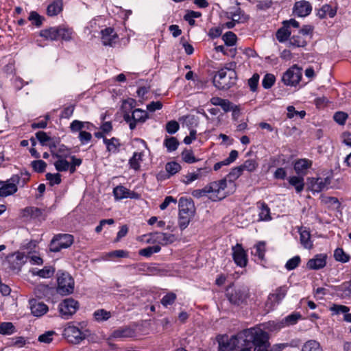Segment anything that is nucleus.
I'll list each match as a JSON object with an SVG mask.
<instances>
[{
  "instance_id": "obj_58",
  "label": "nucleus",
  "mask_w": 351,
  "mask_h": 351,
  "mask_svg": "<svg viewBox=\"0 0 351 351\" xmlns=\"http://www.w3.org/2000/svg\"><path fill=\"white\" fill-rule=\"evenodd\" d=\"M36 138L39 143L43 145H47L48 143L51 141V138L43 131H39L36 133Z\"/></svg>"
},
{
  "instance_id": "obj_51",
  "label": "nucleus",
  "mask_w": 351,
  "mask_h": 351,
  "mask_svg": "<svg viewBox=\"0 0 351 351\" xmlns=\"http://www.w3.org/2000/svg\"><path fill=\"white\" fill-rule=\"evenodd\" d=\"M70 155L69 149L64 145H61L56 153H53V156L58 158H66Z\"/></svg>"
},
{
  "instance_id": "obj_53",
  "label": "nucleus",
  "mask_w": 351,
  "mask_h": 351,
  "mask_svg": "<svg viewBox=\"0 0 351 351\" xmlns=\"http://www.w3.org/2000/svg\"><path fill=\"white\" fill-rule=\"evenodd\" d=\"M132 335V330L129 328H121L114 330L112 333L114 338H126Z\"/></svg>"
},
{
  "instance_id": "obj_52",
  "label": "nucleus",
  "mask_w": 351,
  "mask_h": 351,
  "mask_svg": "<svg viewBox=\"0 0 351 351\" xmlns=\"http://www.w3.org/2000/svg\"><path fill=\"white\" fill-rule=\"evenodd\" d=\"M113 193L116 199H121L128 196V191L123 186H118L114 189Z\"/></svg>"
},
{
  "instance_id": "obj_36",
  "label": "nucleus",
  "mask_w": 351,
  "mask_h": 351,
  "mask_svg": "<svg viewBox=\"0 0 351 351\" xmlns=\"http://www.w3.org/2000/svg\"><path fill=\"white\" fill-rule=\"evenodd\" d=\"M93 317L97 322H104L111 317V313L105 309H98L94 312Z\"/></svg>"
},
{
  "instance_id": "obj_19",
  "label": "nucleus",
  "mask_w": 351,
  "mask_h": 351,
  "mask_svg": "<svg viewBox=\"0 0 351 351\" xmlns=\"http://www.w3.org/2000/svg\"><path fill=\"white\" fill-rule=\"evenodd\" d=\"M151 239L160 245H165L172 243L174 241L175 237L173 234L164 232H153L150 234Z\"/></svg>"
},
{
  "instance_id": "obj_21",
  "label": "nucleus",
  "mask_w": 351,
  "mask_h": 351,
  "mask_svg": "<svg viewBox=\"0 0 351 351\" xmlns=\"http://www.w3.org/2000/svg\"><path fill=\"white\" fill-rule=\"evenodd\" d=\"M101 33L103 45L105 46H112L117 38V34L114 33V29L111 27H108L101 30Z\"/></svg>"
},
{
  "instance_id": "obj_63",
  "label": "nucleus",
  "mask_w": 351,
  "mask_h": 351,
  "mask_svg": "<svg viewBox=\"0 0 351 351\" xmlns=\"http://www.w3.org/2000/svg\"><path fill=\"white\" fill-rule=\"evenodd\" d=\"M55 335V332L53 330H49L45 332L44 334L40 335L38 337V341L40 342L49 343L53 340V336Z\"/></svg>"
},
{
  "instance_id": "obj_50",
  "label": "nucleus",
  "mask_w": 351,
  "mask_h": 351,
  "mask_svg": "<svg viewBox=\"0 0 351 351\" xmlns=\"http://www.w3.org/2000/svg\"><path fill=\"white\" fill-rule=\"evenodd\" d=\"M258 167V164L254 160H247L245 161L243 164L240 165V167L242 169V171H247L249 172L254 171L256 167Z\"/></svg>"
},
{
  "instance_id": "obj_4",
  "label": "nucleus",
  "mask_w": 351,
  "mask_h": 351,
  "mask_svg": "<svg viewBox=\"0 0 351 351\" xmlns=\"http://www.w3.org/2000/svg\"><path fill=\"white\" fill-rule=\"evenodd\" d=\"M148 119V113L146 110L136 108L132 112V115L127 110H124L123 119L129 123L130 130L136 128L137 123H143Z\"/></svg>"
},
{
  "instance_id": "obj_34",
  "label": "nucleus",
  "mask_w": 351,
  "mask_h": 351,
  "mask_svg": "<svg viewBox=\"0 0 351 351\" xmlns=\"http://www.w3.org/2000/svg\"><path fill=\"white\" fill-rule=\"evenodd\" d=\"M179 141L176 137L167 136L164 141V145L168 152H171L176 150L179 145Z\"/></svg>"
},
{
  "instance_id": "obj_39",
  "label": "nucleus",
  "mask_w": 351,
  "mask_h": 351,
  "mask_svg": "<svg viewBox=\"0 0 351 351\" xmlns=\"http://www.w3.org/2000/svg\"><path fill=\"white\" fill-rule=\"evenodd\" d=\"M291 35V32L289 30V25L280 28L276 32V38L280 43L287 40Z\"/></svg>"
},
{
  "instance_id": "obj_3",
  "label": "nucleus",
  "mask_w": 351,
  "mask_h": 351,
  "mask_svg": "<svg viewBox=\"0 0 351 351\" xmlns=\"http://www.w3.org/2000/svg\"><path fill=\"white\" fill-rule=\"evenodd\" d=\"M62 335L69 342L79 344L90 335V332L88 330H82L69 323L64 328Z\"/></svg>"
},
{
  "instance_id": "obj_33",
  "label": "nucleus",
  "mask_w": 351,
  "mask_h": 351,
  "mask_svg": "<svg viewBox=\"0 0 351 351\" xmlns=\"http://www.w3.org/2000/svg\"><path fill=\"white\" fill-rule=\"evenodd\" d=\"M43 211L36 207H27L23 210V217H31L32 218H40L43 216Z\"/></svg>"
},
{
  "instance_id": "obj_26",
  "label": "nucleus",
  "mask_w": 351,
  "mask_h": 351,
  "mask_svg": "<svg viewBox=\"0 0 351 351\" xmlns=\"http://www.w3.org/2000/svg\"><path fill=\"white\" fill-rule=\"evenodd\" d=\"M59 27H50L40 31V36L51 40H58Z\"/></svg>"
},
{
  "instance_id": "obj_48",
  "label": "nucleus",
  "mask_w": 351,
  "mask_h": 351,
  "mask_svg": "<svg viewBox=\"0 0 351 351\" xmlns=\"http://www.w3.org/2000/svg\"><path fill=\"white\" fill-rule=\"evenodd\" d=\"M182 160L189 164L194 163L197 160L193 156V152L191 150L185 149L181 154Z\"/></svg>"
},
{
  "instance_id": "obj_35",
  "label": "nucleus",
  "mask_w": 351,
  "mask_h": 351,
  "mask_svg": "<svg viewBox=\"0 0 351 351\" xmlns=\"http://www.w3.org/2000/svg\"><path fill=\"white\" fill-rule=\"evenodd\" d=\"M258 204H260L259 208L261 209L259 213L260 219L263 221L270 220L271 219L270 216V209L267 204L265 202H258Z\"/></svg>"
},
{
  "instance_id": "obj_13",
  "label": "nucleus",
  "mask_w": 351,
  "mask_h": 351,
  "mask_svg": "<svg viewBox=\"0 0 351 351\" xmlns=\"http://www.w3.org/2000/svg\"><path fill=\"white\" fill-rule=\"evenodd\" d=\"M38 267L32 268L29 272L34 276H38L42 278H49L55 273V268L51 265H37Z\"/></svg>"
},
{
  "instance_id": "obj_54",
  "label": "nucleus",
  "mask_w": 351,
  "mask_h": 351,
  "mask_svg": "<svg viewBox=\"0 0 351 351\" xmlns=\"http://www.w3.org/2000/svg\"><path fill=\"white\" fill-rule=\"evenodd\" d=\"M275 80L276 78L273 74L267 73L263 80L262 85L265 89H269L274 85Z\"/></svg>"
},
{
  "instance_id": "obj_24",
  "label": "nucleus",
  "mask_w": 351,
  "mask_h": 351,
  "mask_svg": "<svg viewBox=\"0 0 351 351\" xmlns=\"http://www.w3.org/2000/svg\"><path fill=\"white\" fill-rule=\"evenodd\" d=\"M311 165V162L306 159H300L295 162L294 170L298 175L305 174V171L308 169Z\"/></svg>"
},
{
  "instance_id": "obj_45",
  "label": "nucleus",
  "mask_w": 351,
  "mask_h": 351,
  "mask_svg": "<svg viewBox=\"0 0 351 351\" xmlns=\"http://www.w3.org/2000/svg\"><path fill=\"white\" fill-rule=\"evenodd\" d=\"M161 247L160 245H153L149 246L145 248H143L139 251V254L143 256L149 257L154 253L158 252L160 250Z\"/></svg>"
},
{
  "instance_id": "obj_17",
  "label": "nucleus",
  "mask_w": 351,
  "mask_h": 351,
  "mask_svg": "<svg viewBox=\"0 0 351 351\" xmlns=\"http://www.w3.org/2000/svg\"><path fill=\"white\" fill-rule=\"evenodd\" d=\"M331 179L329 177L324 178H317L311 179V189L313 192L319 193L322 191L328 189L330 184Z\"/></svg>"
},
{
  "instance_id": "obj_59",
  "label": "nucleus",
  "mask_w": 351,
  "mask_h": 351,
  "mask_svg": "<svg viewBox=\"0 0 351 351\" xmlns=\"http://www.w3.org/2000/svg\"><path fill=\"white\" fill-rule=\"evenodd\" d=\"M32 167L35 171L43 173L45 171L47 163L42 160H34L32 162Z\"/></svg>"
},
{
  "instance_id": "obj_55",
  "label": "nucleus",
  "mask_w": 351,
  "mask_h": 351,
  "mask_svg": "<svg viewBox=\"0 0 351 351\" xmlns=\"http://www.w3.org/2000/svg\"><path fill=\"white\" fill-rule=\"evenodd\" d=\"M54 165L56 170L58 171H66L69 170V162L64 158H59L54 163Z\"/></svg>"
},
{
  "instance_id": "obj_41",
  "label": "nucleus",
  "mask_w": 351,
  "mask_h": 351,
  "mask_svg": "<svg viewBox=\"0 0 351 351\" xmlns=\"http://www.w3.org/2000/svg\"><path fill=\"white\" fill-rule=\"evenodd\" d=\"M128 256H129L128 252L123 250H114V251H112L110 252L106 253L104 255H103L102 260L107 261L108 258H111V257L120 258V257H128Z\"/></svg>"
},
{
  "instance_id": "obj_16",
  "label": "nucleus",
  "mask_w": 351,
  "mask_h": 351,
  "mask_svg": "<svg viewBox=\"0 0 351 351\" xmlns=\"http://www.w3.org/2000/svg\"><path fill=\"white\" fill-rule=\"evenodd\" d=\"M247 296L248 293L245 289H234L231 293H228L230 302L237 305L243 304L246 300Z\"/></svg>"
},
{
  "instance_id": "obj_40",
  "label": "nucleus",
  "mask_w": 351,
  "mask_h": 351,
  "mask_svg": "<svg viewBox=\"0 0 351 351\" xmlns=\"http://www.w3.org/2000/svg\"><path fill=\"white\" fill-rule=\"evenodd\" d=\"M208 193L210 195L213 194V191L210 183L202 189H195L193 191L192 195L196 198H200Z\"/></svg>"
},
{
  "instance_id": "obj_37",
  "label": "nucleus",
  "mask_w": 351,
  "mask_h": 351,
  "mask_svg": "<svg viewBox=\"0 0 351 351\" xmlns=\"http://www.w3.org/2000/svg\"><path fill=\"white\" fill-rule=\"evenodd\" d=\"M300 234L302 245L306 248H311L313 245L311 241L310 232L306 230H300Z\"/></svg>"
},
{
  "instance_id": "obj_5",
  "label": "nucleus",
  "mask_w": 351,
  "mask_h": 351,
  "mask_svg": "<svg viewBox=\"0 0 351 351\" xmlns=\"http://www.w3.org/2000/svg\"><path fill=\"white\" fill-rule=\"evenodd\" d=\"M73 243V237L71 234H63L56 235L49 245V250L58 252L62 249L68 248Z\"/></svg>"
},
{
  "instance_id": "obj_22",
  "label": "nucleus",
  "mask_w": 351,
  "mask_h": 351,
  "mask_svg": "<svg viewBox=\"0 0 351 351\" xmlns=\"http://www.w3.org/2000/svg\"><path fill=\"white\" fill-rule=\"evenodd\" d=\"M266 250V243L265 241H258L251 249L252 256H257L258 261H264L265 253Z\"/></svg>"
},
{
  "instance_id": "obj_15",
  "label": "nucleus",
  "mask_w": 351,
  "mask_h": 351,
  "mask_svg": "<svg viewBox=\"0 0 351 351\" xmlns=\"http://www.w3.org/2000/svg\"><path fill=\"white\" fill-rule=\"evenodd\" d=\"M29 302L31 313L35 317H41L46 314L49 311L47 305L43 302H40L36 299H32Z\"/></svg>"
},
{
  "instance_id": "obj_30",
  "label": "nucleus",
  "mask_w": 351,
  "mask_h": 351,
  "mask_svg": "<svg viewBox=\"0 0 351 351\" xmlns=\"http://www.w3.org/2000/svg\"><path fill=\"white\" fill-rule=\"evenodd\" d=\"M336 10L333 9L331 5L325 4L318 10L317 14L320 19H324L326 16L332 18L336 15Z\"/></svg>"
},
{
  "instance_id": "obj_56",
  "label": "nucleus",
  "mask_w": 351,
  "mask_h": 351,
  "mask_svg": "<svg viewBox=\"0 0 351 351\" xmlns=\"http://www.w3.org/2000/svg\"><path fill=\"white\" fill-rule=\"evenodd\" d=\"M287 117L292 119L295 116H299L301 119H303L306 115L304 110L297 111L293 106H289L287 108Z\"/></svg>"
},
{
  "instance_id": "obj_60",
  "label": "nucleus",
  "mask_w": 351,
  "mask_h": 351,
  "mask_svg": "<svg viewBox=\"0 0 351 351\" xmlns=\"http://www.w3.org/2000/svg\"><path fill=\"white\" fill-rule=\"evenodd\" d=\"M330 310L332 312L334 315H339L341 313L346 314V313L349 312L350 308L344 305H340V304H333L330 308Z\"/></svg>"
},
{
  "instance_id": "obj_46",
  "label": "nucleus",
  "mask_w": 351,
  "mask_h": 351,
  "mask_svg": "<svg viewBox=\"0 0 351 351\" xmlns=\"http://www.w3.org/2000/svg\"><path fill=\"white\" fill-rule=\"evenodd\" d=\"M334 257L337 261L341 262L343 263L349 261V256L346 254L341 248H337L335 250L334 252Z\"/></svg>"
},
{
  "instance_id": "obj_7",
  "label": "nucleus",
  "mask_w": 351,
  "mask_h": 351,
  "mask_svg": "<svg viewBox=\"0 0 351 351\" xmlns=\"http://www.w3.org/2000/svg\"><path fill=\"white\" fill-rule=\"evenodd\" d=\"M79 308V303L73 298L64 299L58 305V309L61 317L64 319H69L75 314Z\"/></svg>"
},
{
  "instance_id": "obj_32",
  "label": "nucleus",
  "mask_w": 351,
  "mask_h": 351,
  "mask_svg": "<svg viewBox=\"0 0 351 351\" xmlns=\"http://www.w3.org/2000/svg\"><path fill=\"white\" fill-rule=\"evenodd\" d=\"M51 291L52 289L51 287L43 284L37 285L34 289L35 295L40 298L48 296Z\"/></svg>"
},
{
  "instance_id": "obj_10",
  "label": "nucleus",
  "mask_w": 351,
  "mask_h": 351,
  "mask_svg": "<svg viewBox=\"0 0 351 351\" xmlns=\"http://www.w3.org/2000/svg\"><path fill=\"white\" fill-rule=\"evenodd\" d=\"M5 260L8 263L14 262L15 261H21L22 263L34 262V263H43V259L36 255L31 253L24 254L23 253L16 252L14 253L10 254L5 256Z\"/></svg>"
},
{
  "instance_id": "obj_11",
  "label": "nucleus",
  "mask_w": 351,
  "mask_h": 351,
  "mask_svg": "<svg viewBox=\"0 0 351 351\" xmlns=\"http://www.w3.org/2000/svg\"><path fill=\"white\" fill-rule=\"evenodd\" d=\"M0 196L7 197L17 191V184H21V177L19 175H14L6 182H0Z\"/></svg>"
},
{
  "instance_id": "obj_49",
  "label": "nucleus",
  "mask_w": 351,
  "mask_h": 351,
  "mask_svg": "<svg viewBox=\"0 0 351 351\" xmlns=\"http://www.w3.org/2000/svg\"><path fill=\"white\" fill-rule=\"evenodd\" d=\"M223 40L228 46H233L237 42V36L232 32H228L223 36Z\"/></svg>"
},
{
  "instance_id": "obj_44",
  "label": "nucleus",
  "mask_w": 351,
  "mask_h": 351,
  "mask_svg": "<svg viewBox=\"0 0 351 351\" xmlns=\"http://www.w3.org/2000/svg\"><path fill=\"white\" fill-rule=\"evenodd\" d=\"M142 153L134 152L133 156L129 160L130 167L138 170L140 168L139 162L142 160Z\"/></svg>"
},
{
  "instance_id": "obj_18",
  "label": "nucleus",
  "mask_w": 351,
  "mask_h": 351,
  "mask_svg": "<svg viewBox=\"0 0 351 351\" xmlns=\"http://www.w3.org/2000/svg\"><path fill=\"white\" fill-rule=\"evenodd\" d=\"M312 10V6L308 1H300L295 2L293 8V13L300 17L308 16Z\"/></svg>"
},
{
  "instance_id": "obj_25",
  "label": "nucleus",
  "mask_w": 351,
  "mask_h": 351,
  "mask_svg": "<svg viewBox=\"0 0 351 351\" xmlns=\"http://www.w3.org/2000/svg\"><path fill=\"white\" fill-rule=\"evenodd\" d=\"M62 10V1L61 0H56L48 5L47 12L49 16H53L58 15Z\"/></svg>"
},
{
  "instance_id": "obj_1",
  "label": "nucleus",
  "mask_w": 351,
  "mask_h": 351,
  "mask_svg": "<svg viewBox=\"0 0 351 351\" xmlns=\"http://www.w3.org/2000/svg\"><path fill=\"white\" fill-rule=\"evenodd\" d=\"M252 343L254 351H268L269 347L268 334L259 328H251L239 332L235 337L219 343V351H230L235 347L237 340Z\"/></svg>"
},
{
  "instance_id": "obj_43",
  "label": "nucleus",
  "mask_w": 351,
  "mask_h": 351,
  "mask_svg": "<svg viewBox=\"0 0 351 351\" xmlns=\"http://www.w3.org/2000/svg\"><path fill=\"white\" fill-rule=\"evenodd\" d=\"M289 45L297 47H303L306 46V42L304 38L300 35L293 36L289 39Z\"/></svg>"
},
{
  "instance_id": "obj_47",
  "label": "nucleus",
  "mask_w": 351,
  "mask_h": 351,
  "mask_svg": "<svg viewBox=\"0 0 351 351\" xmlns=\"http://www.w3.org/2000/svg\"><path fill=\"white\" fill-rule=\"evenodd\" d=\"M301 318V315L299 313H292L289 315L282 320V323L286 326L293 325Z\"/></svg>"
},
{
  "instance_id": "obj_64",
  "label": "nucleus",
  "mask_w": 351,
  "mask_h": 351,
  "mask_svg": "<svg viewBox=\"0 0 351 351\" xmlns=\"http://www.w3.org/2000/svg\"><path fill=\"white\" fill-rule=\"evenodd\" d=\"M348 117V116L347 113L342 111H339L335 113L333 119L337 123L343 125L345 124Z\"/></svg>"
},
{
  "instance_id": "obj_29",
  "label": "nucleus",
  "mask_w": 351,
  "mask_h": 351,
  "mask_svg": "<svg viewBox=\"0 0 351 351\" xmlns=\"http://www.w3.org/2000/svg\"><path fill=\"white\" fill-rule=\"evenodd\" d=\"M289 183L295 187L297 193H300L304 190V182L302 176H291L289 178Z\"/></svg>"
},
{
  "instance_id": "obj_20",
  "label": "nucleus",
  "mask_w": 351,
  "mask_h": 351,
  "mask_svg": "<svg viewBox=\"0 0 351 351\" xmlns=\"http://www.w3.org/2000/svg\"><path fill=\"white\" fill-rule=\"evenodd\" d=\"M232 256L234 263H247L246 252L241 244L232 247Z\"/></svg>"
},
{
  "instance_id": "obj_27",
  "label": "nucleus",
  "mask_w": 351,
  "mask_h": 351,
  "mask_svg": "<svg viewBox=\"0 0 351 351\" xmlns=\"http://www.w3.org/2000/svg\"><path fill=\"white\" fill-rule=\"evenodd\" d=\"M230 18L236 23H245L249 19V16L245 14L244 12L240 8H236L235 11L230 12Z\"/></svg>"
},
{
  "instance_id": "obj_57",
  "label": "nucleus",
  "mask_w": 351,
  "mask_h": 351,
  "mask_svg": "<svg viewBox=\"0 0 351 351\" xmlns=\"http://www.w3.org/2000/svg\"><path fill=\"white\" fill-rule=\"evenodd\" d=\"M165 169L171 175H174L181 169V166L176 162H169L167 163Z\"/></svg>"
},
{
  "instance_id": "obj_2",
  "label": "nucleus",
  "mask_w": 351,
  "mask_h": 351,
  "mask_svg": "<svg viewBox=\"0 0 351 351\" xmlns=\"http://www.w3.org/2000/svg\"><path fill=\"white\" fill-rule=\"evenodd\" d=\"M236 63L232 62L230 67H223L213 78V84L219 90H228L236 84L237 74L234 70Z\"/></svg>"
},
{
  "instance_id": "obj_23",
  "label": "nucleus",
  "mask_w": 351,
  "mask_h": 351,
  "mask_svg": "<svg viewBox=\"0 0 351 351\" xmlns=\"http://www.w3.org/2000/svg\"><path fill=\"white\" fill-rule=\"evenodd\" d=\"M337 294L343 299L349 298L351 297V280L348 282H343L338 287Z\"/></svg>"
},
{
  "instance_id": "obj_8",
  "label": "nucleus",
  "mask_w": 351,
  "mask_h": 351,
  "mask_svg": "<svg viewBox=\"0 0 351 351\" xmlns=\"http://www.w3.org/2000/svg\"><path fill=\"white\" fill-rule=\"evenodd\" d=\"M210 185L213 188V194L209 195V199L212 201L221 200L229 193V192H223L229 185L226 177L219 181L210 182Z\"/></svg>"
},
{
  "instance_id": "obj_28",
  "label": "nucleus",
  "mask_w": 351,
  "mask_h": 351,
  "mask_svg": "<svg viewBox=\"0 0 351 351\" xmlns=\"http://www.w3.org/2000/svg\"><path fill=\"white\" fill-rule=\"evenodd\" d=\"M243 173L240 166L233 168L231 171L226 176L228 180L229 186L235 188L234 181L239 178Z\"/></svg>"
},
{
  "instance_id": "obj_6",
  "label": "nucleus",
  "mask_w": 351,
  "mask_h": 351,
  "mask_svg": "<svg viewBox=\"0 0 351 351\" xmlns=\"http://www.w3.org/2000/svg\"><path fill=\"white\" fill-rule=\"evenodd\" d=\"M57 292L62 295L72 293L74 290V280L67 273H61L58 276Z\"/></svg>"
},
{
  "instance_id": "obj_12",
  "label": "nucleus",
  "mask_w": 351,
  "mask_h": 351,
  "mask_svg": "<svg viewBox=\"0 0 351 351\" xmlns=\"http://www.w3.org/2000/svg\"><path fill=\"white\" fill-rule=\"evenodd\" d=\"M302 75V69L294 65L283 74L282 80L285 85L295 86L300 82Z\"/></svg>"
},
{
  "instance_id": "obj_62",
  "label": "nucleus",
  "mask_w": 351,
  "mask_h": 351,
  "mask_svg": "<svg viewBox=\"0 0 351 351\" xmlns=\"http://www.w3.org/2000/svg\"><path fill=\"white\" fill-rule=\"evenodd\" d=\"M28 19L32 21V23L36 27H40L43 23L44 18L40 16L37 12H32Z\"/></svg>"
},
{
  "instance_id": "obj_14",
  "label": "nucleus",
  "mask_w": 351,
  "mask_h": 351,
  "mask_svg": "<svg viewBox=\"0 0 351 351\" xmlns=\"http://www.w3.org/2000/svg\"><path fill=\"white\" fill-rule=\"evenodd\" d=\"M178 207L179 215L193 216L195 213L194 202L191 198L182 197L179 199Z\"/></svg>"
},
{
  "instance_id": "obj_42",
  "label": "nucleus",
  "mask_w": 351,
  "mask_h": 351,
  "mask_svg": "<svg viewBox=\"0 0 351 351\" xmlns=\"http://www.w3.org/2000/svg\"><path fill=\"white\" fill-rule=\"evenodd\" d=\"M15 327L11 322H3L0 324V333L3 335H10L14 333Z\"/></svg>"
},
{
  "instance_id": "obj_61",
  "label": "nucleus",
  "mask_w": 351,
  "mask_h": 351,
  "mask_svg": "<svg viewBox=\"0 0 351 351\" xmlns=\"http://www.w3.org/2000/svg\"><path fill=\"white\" fill-rule=\"evenodd\" d=\"M46 179L49 181V184L51 186L59 184L61 182V176L58 173L55 174L47 173L46 174Z\"/></svg>"
},
{
  "instance_id": "obj_31",
  "label": "nucleus",
  "mask_w": 351,
  "mask_h": 351,
  "mask_svg": "<svg viewBox=\"0 0 351 351\" xmlns=\"http://www.w3.org/2000/svg\"><path fill=\"white\" fill-rule=\"evenodd\" d=\"M301 351H324L320 343L315 340H308L302 346Z\"/></svg>"
},
{
  "instance_id": "obj_9",
  "label": "nucleus",
  "mask_w": 351,
  "mask_h": 351,
  "mask_svg": "<svg viewBox=\"0 0 351 351\" xmlns=\"http://www.w3.org/2000/svg\"><path fill=\"white\" fill-rule=\"evenodd\" d=\"M288 291L285 285L277 288L274 293H270L265 302L267 311L272 310L276 304H278L285 298Z\"/></svg>"
},
{
  "instance_id": "obj_38",
  "label": "nucleus",
  "mask_w": 351,
  "mask_h": 351,
  "mask_svg": "<svg viewBox=\"0 0 351 351\" xmlns=\"http://www.w3.org/2000/svg\"><path fill=\"white\" fill-rule=\"evenodd\" d=\"M177 295L175 293L169 292L162 298L160 303L164 307L167 308L168 306L174 304Z\"/></svg>"
}]
</instances>
